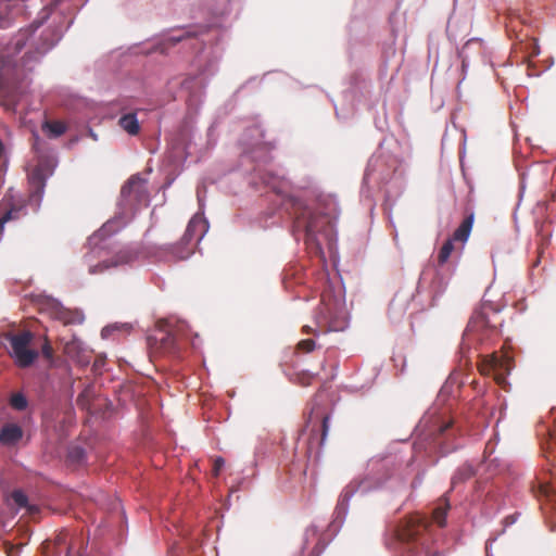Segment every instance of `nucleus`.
<instances>
[{
  "label": "nucleus",
  "mask_w": 556,
  "mask_h": 556,
  "mask_svg": "<svg viewBox=\"0 0 556 556\" xmlns=\"http://www.w3.org/2000/svg\"><path fill=\"white\" fill-rule=\"evenodd\" d=\"M242 162L255 163L250 174L249 184L255 190L264 186L281 199V206L293 218L292 232L296 240L303 238L311 254L326 262L323 250V239L330 240L329 213H318L304 200L290 193V182L282 168L274 170L266 166L271 160L273 146L264 141V130L261 125L249 126L239 139Z\"/></svg>",
  "instance_id": "f257e3e1"
},
{
  "label": "nucleus",
  "mask_w": 556,
  "mask_h": 556,
  "mask_svg": "<svg viewBox=\"0 0 556 556\" xmlns=\"http://www.w3.org/2000/svg\"><path fill=\"white\" fill-rule=\"evenodd\" d=\"M226 34V29L222 28L218 23L178 26L153 38L149 42V47L142 50V52L147 54L153 52L165 54L178 43L191 48L200 46L192 60V66L197 73L189 75L181 83V88L189 93L190 98L194 101H200L210 78L218 71Z\"/></svg>",
  "instance_id": "f03ea898"
},
{
  "label": "nucleus",
  "mask_w": 556,
  "mask_h": 556,
  "mask_svg": "<svg viewBox=\"0 0 556 556\" xmlns=\"http://www.w3.org/2000/svg\"><path fill=\"white\" fill-rule=\"evenodd\" d=\"M400 465V457L396 454H379L372 456L366 467L363 477L354 478L341 491L333 511V519L329 528L339 532L349 514L350 502L355 494L367 495L383 489L392 493L399 492L406 485V480L395 476Z\"/></svg>",
  "instance_id": "7ed1b4c3"
},
{
  "label": "nucleus",
  "mask_w": 556,
  "mask_h": 556,
  "mask_svg": "<svg viewBox=\"0 0 556 556\" xmlns=\"http://www.w3.org/2000/svg\"><path fill=\"white\" fill-rule=\"evenodd\" d=\"M60 0H53L51 8H45L39 20L34 21L27 28L21 29L5 47L2 59V70L7 64L12 63L15 67L24 71H31L34 66L61 40L63 29L47 28L39 37H36L37 29L52 14V10Z\"/></svg>",
  "instance_id": "20e7f679"
},
{
  "label": "nucleus",
  "mask_w": 556,
  "mask_h": 556,
  "mask_svg": "<svg viewBox=\"0 0 556 556\" xmlns=\"http://www.w3.org/2000/svg\"><path fill=\"white\" fill-rule=\"evenodd\" d=\"M475 222V213L470 212L455 229L453 236L442 245L438 255V264H427L419 276L417 295L422 296L427 306L431 307L445 293L454 275L455 266L448 262L454 250V241L465 244L470 236Z\"/></svg>",
  "instance_id": "39448f33"
},
{
  "label": "nucleus",
  "mask_w": 556,
  "mask_h": 556,
  "mask_svg": "<svg viewBox=\"0 0 556 556\" xmlns=\"http://www.w3.org/2000/svg\"><path fill=\"white\" fill-rule=\"evenodd\" d=\"M401 147L393 138H384L369 159L363 178V190L371 185L386 187L387 198L403 189L404 161Z\"/></svg>",
  "instance_id": "423d86ee"
},
{
  "label": "nucleus",
  "mask_w": 556,
  "mask_h": 556,
  "mask_svg": "<svg viewBox=\"0 0 556 556\" xmlns=\"http://www.w3.org/2000/svg\"><path fill=\"white\" fill-rule=\"evenodd\" d=\"M147 200V181L139 175L131 176L121 190L119 212L88 238L90 254L101 257L111 245V238L123 229L134 210V202Z\"/></svg>",
  "instance_id": "0eeeda50"
},
{
  "label": "nucleus",
  "mask_w": 556,
  "mask_h": 556,
  "mask_svg": "<svg viewBox=\"0 0 556 556\" xmlns=\"http://www.w3.org/2000/svg\"><path fill=\"white\" fill-rule=\"evenodd\" d=\"M428 527L421 517H409L393 528L390 548L396 549L400 556H442L439 552H431L426 540L420 535Z\"/></svg>",
  "instance_id": "6e6552de"
},
{
  "label": "nucleus",
  "mask_w": 556,
  "mask_h": 556,
  "mask_svg": "<svg viewBox=\"0 0 556 556\" xmlns=\"http://www.w3.org/2000/svg\"><path fill=\"white\" fill-rule=\"evenodd\" d=\"M208 220L201 213H197L188 223L186 231L178 243L164 244L157 248L154 255L164 262L187 260L193 253L189 248L192 241L200 243L208 231Z\"/></svg>",
  "instance_id": "1a4fd4ad"
},
{
  "label": "nucleus",
  "mask_w": 556,
  "mask_h": 556,
  "mask_svg": "<svg viewBox=\"0 0 556 556\" xmlns=\"http://www.w3.org/2000/svg\"><path fill=\"white\" fill-rule=\"evenodd\" d=\"M319 327L326 326V332L344 331L349 327L345 312L344 287L341 283L339 294L332 299L330 287L324 291L321 307L316 316Z\"/></svg>",
  "instance_id": "9d476101"
},
{
  "label": "nucleus",
  "mask_w": 556,
  "mask_h": 556,
  "mask_svg": "<svg viewBox=\"0 0 556 556\" xmlns=\"http://www.w3.org/2000/svg\"><path fill=\"white\" fill-rule=\"evenodd\" d=\"M55 166L56 161L54 153L51 152V155H49L47 160L40 161L28 176L30 191L27 200H23V202L26 203L27 207L34 213H38L41 207L47 181L53 175Z\"/></svg>",
  "instance_id": "9b49d317"
},
{
  "label": "nucleus",
  "mask_w": 556,
  "mask_h": 556,
  "mask_svg": "<svg viewBox=\"0 0 556 556\" xmlns=\"http://www.w3.org/2000/svg\"><path fill=\"white\" fill-rule=\"evenodd\" d=\"M186 327L184 321L160 320L156 329L147 338L149 348L160 353L176 351L177 338L182 334Z\"/></svg>",
  "instance_id": "f8f14e48"
},
{
  "label": "nucleus",
  "mask_w": 556,
  "mask_h": 556,
  "mask_svg": "<svg viewBox=\"0 0 556 556\" xmlns=\"http://www.w3.org/2000/svg\"><path fill=\"white\" fill-rule=\"evenodd\" d=\"M7 339L10 342L9 354L18 367H29L38 358V352L29 349V343L33 340L31 332L23 331L17 334L9 333Z\"/></svg>",
  "instance_id": "ddd939ff"
},
{
  "label": "nucleus",
  "mask_w": 556,
  "mask_h": 556,
  "mask_svg": "<svg viewBox=\"0 0 556 556\" xmlns=\"http://www.w3.org/2000/svg\"><path fill=\"white\" fill-rule=\"evenodd\" d=\"M437 407L430 408L419 420L416 431L420 432L426 440L431 439L434 441L438 434L443 433L452 425L450 420H443L437 416Z\"/></svg>",
  "instance_id": "4468645a"
},
{
  "label": "nucleus",
  "mask_w": 556,
  "mask_h": 556,
  "mask_svg": "<svg viewBox=\"0 0 556 556\" xmlns=\"http://www.w3.org/2000/svg\"><path fill=\"white\" fill-rule=\"evenodd\" d=\"M43 306L52 318L58 319L65 325H80L85 320V315L81 311H72L66 308L59 300L54 298L47 296Z\"/></svg>",
  "instance_id": "2eb2a0df"
},
{
  "label": "nucleus",
  "mask_w": 556,
  "mask_h": 556,
  "mask_svg": "<svg viewBox=\"0 0 556 556\" xmlns=\"http://www.w3.org/2000/svg\"><path fill=\"white\" fill-rule=\"evenodd\" d=\"M415 295L406 293H396L389 305V317L392 323L399 324L406 316L409 300H414Z\"/></svg>",
  "instance_id": "dca6fc26"
},
{
  "label": "nucleus",
  "mask_w": 556,
  "mask_h": 556,
  "mask_svg": "<svg viewBox=\"0 0 556 556\" xmlns=\"http://www.w3.org/2000/svg\"><path fill=\"white\" fill-rule=\"evenodd\" d=\"M136 258V255L130 250H122L119 251L113 258L103 260L99 262L97 265H92L89 267L90 274H98L103 271L104 269H109L111 267H116L123 264H129Z\"/></svg>",
  "instance_id": "f3484780"
},
{
  "label": "nucleus",
  "mask_w": 556,
  "mask_h": 556,
  "mask_svg": "<svg viewBox=\"0 0 556 556\" xmlns=\"http://www.w3.org/2000/svg\"><path fill=\"white\" fill-rule=\"evenodd\" d=\"M483 51V42L480 38L469 39L459 50L458 58L462 62V71L464 74L467 73L470 65V58L472 55H480Z\"/></svg>",
  "instance_id": "a211bd4d"
},
{
  "label": "nucleus",
  "mask_w": 556,
  "mask_h": 556,
  "mask_svg": "<svg viewBox=\"0 0 556 556\" xmlns=\"http://www.w3.org/2000/svg\"><path fill=\"white\" fill-rule=\"evenodd\" d=\"M66 354L75 359L78 364L86 366L90 363V355L88 346L79 339L73 338L65 345Z\"/></svg>",
  "instance_id": "6ab92c4d"
},
{
  "label": "nucleus",
  "mask_w": 556,
  "mask_h": 556,
  "mask_svg": "<svg viewBox=\"0 0 556 556\" xmlns=\"http://www.w3.org/2000/svg\"><path fill=\"white\" fill-rule=\"evenodd\" d=\"M240 0H204L205 11L213 17L228 16Z\"/></svg>",
  "instance_id": "aec40b11"
},
{
  "label": "nucleus",
  "mask_w": 556,
  "mask_h": 556,
  "mask_svg": "<svg viewBox=\"0 0 556 556\" xmlns=\"http://www.w3.org/2000/svg\"><path fill=\"white\" fill-rule=\"evenodd\" d=\"M24 432L21 426L17 424H5L0 430V445L3 446H15L22 439Z\"/></svg>",
  "instance_id": "412c9836"
},
{
  "label": "nucleus",
  "mask_w": 556,
  "mask_h": 556,
  "mask_svg": "<svg viewBox=\"0 0 556 556\" xmlns=\"http://www.w3.org/2000/svg\"><path fill=\"white\" fill-rule=\"evenodd\" d=\"M28 214L27 204L18 201L11 205L10 210L0 218V236L3 232L4 225L10 220H18Z\"/></svg>",
  "instance_id": "4be33fe9"
},
{
  "label": "nucleus",
  "mask_w": 556,
  "mask_h": 556,
  "mask_svg": "<svg viewBox=\"0 0 556 556\" xmlns=\"http://www.w3.org/2000/svg\"><path fill=\"white\" fill-rule=\"evenodd\" d=\"M490 367L494 371L498 382L504 381L505 375H508L511 369L508 358L497 355L491 356Z\"/></svg>",
  "instance_id": "5701e85b"
},
{
  "label": "nucleus",
  "mask_w": 556,
  "mask_h": 556,
  "mask_svg": "<svg viewBox=\"0 0 556 556\" xmlns=\"http://www.w3.org/2000/svg\"><path fill=\"white\" fill-rule=\"evenodd\" d=\"M119 126L130 136H136L140 130L139 121L136 113H127L119 117Z\"/></svg>",
  "instance_id": "b1692460"
},
{
  "label": "nucleus",
  "mask_w": 556,
  "mask_h": 556,
  "mask_svg": "<svg viewBox=\"0 0 556 556\" xmlns=\"http://www.w3.org/2000/svg\"><path fill=\"white\" fill-rule=\"evenodd\" d=\"M475 475L473 467L466 463L457 468V470L454 472L451 483L452 489L456 488L459 483L465 482L466 480L470 479Z\"/></svg>",
  "instance_id": "393cba45"
},
{
  "label": "nucleus",
  "mask_w": 556,
  "mask_h": 556,
  "mask_svg": "<svg viewBox=\"0 0 556 556\" xmlns=\"http://www.w3.org/2000/svg\"><path fill=\"white\" fill-rule=\"evenodd\" d=\"M10 501L16 507L17 510L27 508L30 513L37 510V507L28 504V497L22 490H14L11 493Z\"/></svg>",
  "instance_id": "a878e982"
},
{
  "label": "nucleus",
  "mask_w": 556,
  "mask_h": 556,
  "mask_svg": "<svg viewBox=\"0 0 556 556\" xmlns=\"http://www.w3.org/2000/svg\"><path fill=\"white\" fill-rule=\"evenodd\" d=\"M450 503L446 498H442L434 507L432 518L440 527H444L446 525V515Z\"/></svg>",
  "instance_id": "bb28decb"
},
{
  "label": "nucleus",
  "mask_w": 556,
  "mask_h": 556,
  "mask_svg": "<svg viewBox=\"0 0 556 556\" xmlns=\"http://www.w3.org/2000/svg\"><path fill=\"white\" fill-rule=\"evenodd\" d=\"M66 128L65 125L61 122H43L42 124V131L49 137V138H58L62 136L65 132Z\"/></svg>",
  "instance_id": "cd10ccee"
},
{
  "label": "nucleus",
  "mask_w": 556,
  "mask_h": 556,
  "mask_svg": "<svg viewBox=\"0 0 556 556\" xmlns=\"http://www.w3.org/2000/svg\"><path fill=\"white\" fill-rule=\"evenodd\" d=\"M67 457L73 464H83L86 460V451L79 445L71 446L67 452Z\"/></svg>",
  "instance_id": "c85d7f7f"
},
{
  "label": "nucleus",
  "mask_w": 556,
  "mask_h": 556,
  "mask_svg": "<svg viewBox=\"0 0 556 556\" xmlns=\"http://www.w3.org/2000/svg\"><path fill=\"white\" fill-rule=\"evenodd\" d=\"M10 405L15 410L23 412L28 406V400L22 392L13 393L10 397Z\"/></svg>",
  "instance_id": "c756f323"
},
{
  "label": "nucleus",
  "mask_w": 556,
  "mask_h": 556,
  "mask_svg": "<svg viewBox=\"0 0 556 556\" xmlns=\"http://www.w3.org/2000/svg\"><path fill=\"white\" fill-rule=\"evenodd\" d=\"M334 110L338 118L346 119L354 114L355 106L354 104H350L348 108L342 106L339 109L337 105H334Z\"/></svg>",
  "instance_id": "7c9ffc66"
},
{
  "label": "nucleus",
  "mask_w": 556,
  "mask_h": 556,
  "mask_svg": "<svg viewBox=\"0 0 556 556\" xmlns=\"http://www.w3.org/2000/svg\"><path fill=\"white\" fill-rule=\"evenodd\" d=\"M452 387H453V383L452 381L448 379L446 380V382L442 386L439 394H438V400H437V404L435 405H439L440 403H442L443 401H445V399L451 394L452 392Z\"/></svg>",
  "instance_id": "2f4dec72"
},
{
  "label": "nucleus",
  "mask_w": 556,
  "mask_h": 556,
  "mask_svg": "<svg viewBox=\"0 0 556 556\" xmlns=\"http://www.w3.org/2000/svg\"><path fill=\"white\" fill-rule=\"evenodd\" d=\"M317 534H318V528L315 525H311L309 527H307L305 529V532L303 535L304 546L308 545L311 540L316 538Z\"/></svg>",
  "instance_id": "473e14b6"
},
{
  "label": "nucleus",
  "mask_w": 556,
  "mask_h": 556,
  "mask_svg": "<svg viewBox=\"0 0 556 556\" xmlns=\"http://www.w3.org/2000/svg\"><path fill=\"white\" fill-rule=\"evenodd\" d=\"M33 138H34L33 147H34L35 151L40 154L43 153L46 150L45 142L40 139L39 135L36 131L33 132Z\"/></svg>",
  "instance_id": "72a5a7b5"
},
{
  "label": "nucleus",
  "mask_w": 556,
  "mask_h": 556,
  "mask_svg": "<svg viewBox=\"0 0 556 556\" xmlns=\"http://www.w3.org/2000/svg\"><path fill=\"white\" fill-rule=\"evenodd\" d=\"M299 348L305 352H311L315 349V341L313 339H306L299 342Z\"/></svg>",
  "instance_id": "f704fd0d"
},
{
  "label": "nucleus",
  "mask_w": 556,
  "mask_h": 556,
  "mask_svg": "<svg viewBox=\"0 0 556 556\" xmlns=\"http://www.w3.org/2000/svg\"><path fill=\"white\" fill-rule=\"evenodd\" d=\"M329 427H330V416L326 415L323 417V426H321V429H323V435H321V443H324V441L326 440L327 438V434H328V431H329Z\"/></svg>",
  "instance_id": "c9c22d12"
},
{
  "label": "nucleus",
  "mask_w": 556,
  "mask_h": 556,
  "mask_svg": "<svg viewBox=\"0 0 556 556\" xmlns=\"http://www.w3.org/2000/svg\"><path fill=\"white\" fill-rule=\"evenodd\" d=\"M117 329V326L116 325H109V326H105L102 330H101V337L103 339H108L111 337V334Z\"/></svg>",
  "instance_id": "e433bc0d"
},
{
  "label": "nucleus",
  "mask_w": 556,
  "mask_h": 556,
  "mask_svg": "<svg viewBox=\"0 0 556 556\" xmlns=\"http://www.w3.org/2000/svg\"><path fill=\"white\" fill-rule=\"evenodd\" d=\"M422 481H424V472H418L417 476L412 481V484H410L412 489L417 490L421 485Z\"/></svg>",
  "instance_id": "4c0bfd02"
},
{
  "label": "nucleus",
  "mask_w": 556,
  "mask_h": 556,
  "mask_svg": "<svg viewBox=\"0 0 556 556\" xmlns=\"http://www.w3.org/2000/svg\"><path fill=\"white\" fill-rule=\"evenodd\" d=\"M224 465H225L224 458L223 457H216V459L214 462V473H215V476L219 475V471L222 470Z\"/></svg>",
  "instance_id": "58836bf2"
},
{
  "label": "nucleus",
  "mask_w": 556,
  "mask_h": 556,
  "mask_svg": "<svg viewBox=\"0 0 556 556\" xmlns=\"http://www.w3.org/2000/svg\"><path fill=\"white\" fill-rule=\"evenodd\" d=\"M540 492L545 496H551L552 493L554 492V489L547 484H542L540 485Z\"/></svg>",
  "instance_id": "ea45409f"
},
{
  "label": "nucleus",
  "mask_w": 556,
  "mask_h": 556,
  "mask_svg": "<svg viewBox=\"0 0 556 556\" xmlns=\"http://www.w3.org/2000/svg\"><path fill=\"white\" fill-rule=\"evenodd\" d=\"M41 352L45 357H47L49 359L52 358V348L50 346L49 343L43 344Z\"/></svg>",
  "instance_id": "a19ab883"
},
{
  "label": "nucleus",
  "mask_w": 556,
  "mask_h": 556,
  "mask_svg": "<svg viewBox=\"0 0 556 556\" xmlns=\"http://www.w3.org/2000/svg\"><path fill=\"white\" fill-rule=\"evenodd\" d=\"M518 519V514L509 515L504 519L505 527L514 525Z\"/></svg>",
  "instance_id": "79ce46f5"
},
{
  "label": "nucleus",
  "mask_w": 556,
  "mask_h": 556,
  "mask_svg": "<svg viewBox=\"0 0 556 556\" xmlns=\"http://www.w3.org/2000/svg\"><path fill=\"white\" fill-rule=\"evenodd\" d=\"M88 135L94 140L97 141L98 140V135L94 132V130L92 128H89L88 129Z\"/></svg>",
  "instance_id": "37998d69"
},
{
  "label": "nucleus",
  "mask_w": 556,
  "mask_h": 556,
  "mask_svg": "<svg viewBox=\"0 0 556 556\" xmlns=\"http://www.w3.org/2000/svg\"><path fill=\"white\" fill-rule=\"evenodd\" d=\"M4 144L3 142L0 140V159L2 157L3 153H4Z\"/></svg>",
  "instance_id": "c03bdc74"
},
{
  "label": "nucleus",
  "mask_w": 556,
  "mask_h": 556,
  "mask_svg": "<svg viewBox=\"0 0 556 556\" xmlns=\"http://www.w3.org/2000/svg\"><path fill=\"white\" fill-rule=\"evenodd\" d=\"M415 448H416V451L420 450L421 448V443L420 442L415 443Z\"/></svg>",
  "instance_id": "a18cd8bd"
},
{
  "label": "nucleus",
  "mask_w": 556,
  "mask_h": 556,
  "mask_svg": "<svg viewBox=\"0 0 556 556\" xmlns=\"http://www.w3.org/2000/svg\"><path fill=\"white\" fill-rule=\"evenodd\" d=\"M332 205H333L332 212L334 213L336 212V205H337L334 201H332Z\"/></svg>",
  "instance_id": "49530a36"
},
{
  "label": "nucleus",
  "mask_w": 556,
  "mask_h": 556,
  "mask_svg": "<svg viewBox=\"0 0 556 556\" xmlns=\"http://www.w3.org/2000/svg\"><path fill=\"white\" fill-rule=\"evenodd\" d=\"M471 327H472V323L468 324L467 331H470Z\"/></svg>",
  "instance_id": "de8ad7c7"
},
{
  "label": "nucleus",
  "mask_w": 556,
  "mask_h": 556,
  "mask_svg": "<svg viewBox=\"0 0 556 556\" xmlns=\"http://www.w3.org/2000/svg\"><path fill=\"white\" fill-rule=\"evenodd\" d=\"M523 189H525V185H523V182H522V184H521V192L523 191Z\"/></svg>",
  "instance_id": "09e8293b"
}]
</instances>
